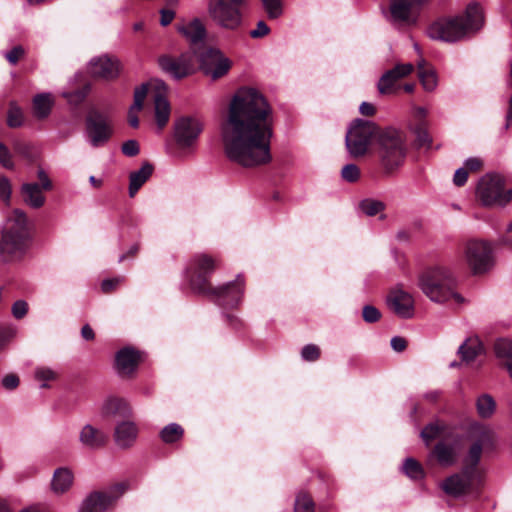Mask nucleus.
I'll return each mask as SVG.
<instances>
[{"mask_svg":"<svg viewBox=\"0 0 512 512\" xmlns=\"http://www.w3.org/2000/svg\"><path fill=\"white\" fill-rule=\"evenodd\" d=\"M274 111L257 89L242 87L232 97L220 124V136L227 158L243 167L271 161Z\"/></svg>","mask_w":512,"mask_h":512,"instance_id":"f257e3e1","label":"nucleus"},{"mask_svg":"<svg viewBox=\"0 0 512 512\" xmlns=\"http://www.w3.org/2000/svg\"><path fill=\"white\" fill-rule=\"evenodd\" d=\"M470 440L461 470L447 477L441 486L443 491L452 497L466 494L479 495L486 475L485 469L480 464L481 458L489 456L497 449L496 435L488 427L474 428L470 434Z\"/></svg>","mask_w":512,"mask_h":512,"instance_id":"f03ea898","label":"nucleus"},{"mask_svg":"<svg viewBox=\"0 0 512 512\" xmlns=\"http://www.w3.org/2000/svg\"><path fill=\"white\" fill-rule=\"evenodd\" d=\"M216 267L215 260L207 254L194 255L185 270V277L191 289L209 297L224 308L237 307L244 295V279L238 275L232 282L212 287L209 278Z\"/></svg>","mask_w":512,"mask_h":512,"instance_id":"7ed1b4c3","label":"nucleus"},{"mask_svg":"<svg viewBox=\"0 0 512 512\" xmlns=\"http://www.w3.org/2000/svg\"><path fill=\"white\" fill-rule=\"evenodd\" d=\"M483 25V8L471 2L461 14L441 17L432 22L426 33L432 40L456 43L476 34Z\"/></svg>","mask_w":512,"mask_h":512,"instance_id":"20e7f679","label":"nucleus"},{"mask_svg":"<svg viewBox=\"0 0 512 512\" xmlns=\"http://www.w3.org/2000/svg\"><path fill=\"white\" fill-rule=\"evenodd\" d=\"M421 291L433 302L445 303L454 299L462 303L463 298L455 291V278L445 266L437 265L423 271L418 279Z\"/></svg>","mask_w":512,"mask_h":512,"instance_id":"39448f33","label":"nucleus"},{"mask_svg":"<svg viewBox=\"0 0 512 512\" xmlns=\"http://www.w3.org/2000/svg\"><path fill=\"white\" fill-rule=\"evenodd\" d=\"M28 239L27 216L15 209L6 219L0 240V255L5 261L22 254Z\"/></svg>","mask_w":512,"mask_h":512,"instance_id":"423d86ee","label":"nucleus"},{"mask_svg":"<svg viewBox=\"0 0 512 512\" xmlns=\"http://www.w3.org/2000/svg\"><path fill=\"white\" fill-rule=\"evenodd\" d=\"M379 155L384 168L393 171L404 163L407 147L402 133L388 128L378 136Z\"/></svg>","mask_w":512,"mask_h":512,"instance_id":"0eeeda50","label":"nucleus"},{"mask_svg":"<svg viewBox=\"0 0 512 512\" xmlns=\"http://www.w3.org/2000/svg\"><path fill=\"white\" fill-rule=\"evenodd\" d=\"M204 123L198 116H181L174 122V140L181 156H188L196 151Z\"/></svg>","mask_w":512,"mask_h":512,"instance_id":"6e6552de","label":"nucleus"},{"mask_svg":"<svg viewBox=\"0 0 512 512\" xmlns=\"http://www.w3.org/2000/svg\"><path fill=\"white\" fill-rule=\"evenodd\" d=\"M477 198L484 206H505L512 199V190L506 189L498 174H486L478 182Z\"/></svg>","mask_w":512,"mask_h":512,"instance_id":"1a4fd4ad","label":"nucleus"},{"mask_svg":"<svg viewBox=\"0 0 512 512\" xmlns=\"http://www.w3.org/2000/svg\"><path fill=\"white\" fill-rule=\"evenodd\" d=\"M239 5L227 0H209L207 14L217 27L237 31L243 24V14Z\"/></svg>","mask_w":512,"mask_h":512,"instance_id":"9d476101","label":"nucleus"},{"mask_svg":"<svg viewBox=\"0 0 512 512\" xmlns=\"http://www.w3.org/2000/svg\"><path fill=\"white\" fill-rule=\"evenodd\" d=\"M377 134L376 125L368 120L356 119L346 134V147L353 157L363 156Z\"/></svg>","mask_w":512,"mask_h":512,"instance_id":"9b49d317","label":"nucleus"},{"mask_svg":"<svg viewBox=\"0 0 512 512\" xmlns=\"http://www.w3.org/2000/svg\"><path fill=\"white\" fill-rule=\"evenodd\" d=\"M464 257L473 273H484L494 265V250L490 242L479 239L467 241Z\"/></svg>","mask_w":512,"mask_h":512,"instance_id":"f8f14e48","label":"nucleus"},{"mask_svg":"<svg viewBox=\"0 0 512 512\" xmlns=\"http://www.w3.org/2000/svg\"><path fill=\"white\" fill-rule=\"evenodd\" d=\"M124 483H115L105 490L92 491L83 501L80 512H105L115 507L125 493Z\"/></svg>","mask_w":512,"mask_h":512,"instance_id":"ddd939ff","label":"nucleus"},{"mask_svg":"<svg viewBox=\"0 0 512 512\" xmlns=\"http://www.w3.org/2000/svg\"><path fill=\"white\" fill-rule=\"evenodd\" d=\"M85 124V137L93 148L104 146L113 134L110 119L97 110L88 113Z\"/></svg>","mask_w":512,"mask_h":512,"instance_id":"4468645a","label":"nucleus"},{"mask_svg":"<svg viewBox=\"0 0 512 512\" xmlns=\"http://www.w3.org/2000/svg\"><path fill=\"white\" fill-rule=\"evenodd\" d=\"M420 5L416 0H391L385 12L387 20L396 27H406L416 23Z\"/></svg>","mask_w":512,"mask_h":512,"instance_id":"2eb2a0df","label":"nucleus"},{"mask_svg":"<svg viewBox=\"0 0 512 512\" xmlns=\"http://www.w3.org/2000/svg\"><path fill=\"white\" fill-rule=\"evenodd\" d=\"M195 53L188 51L174 58L171 56H162L159 58L160 68L176 80H180L191 75L195 71Z\"/></svg>","mask_w":512,"mask_h":512,"instance_id":"dca6fc26","label":"nucleus"},{"mask_svg":"<svg viewBox=\"0 0 512 512\" xmlns=\"http://www.w3.org/2000/svg\"><path fill=\"white\" fill-rule=\"evenodd\" d=\"M231 61L216 48H209L200 57L201 70L212 79H218L228 73Z\"/></svg>","mask_w":512,"mask_h":512,"instance_id":"f3484780","label":"nucleus"},{"mask_svg":"<svg viewBox=\"0 0 512 512\" xmlns=\"http://www.w3.org/2000/svg\"><path fill=\"white\" fill-rule=\"evenodd\" d=\"M459 459V450L456 441L447 440L438 441L430 450L428 464H436L442 468L454 466Z\"/></svg>","mask_w":512,"mask_h":512,"instance_id":"a211bd4d","label":"nucleus"},{"mask_svg":"<svg viewBox=\"0 0 512 512\" xmlns=\"http://www.w3.org/2000/svg\"><path fill=\"white\" fill-rule=\"evenodd\" d=\"M88 71L95 78L112 80L119 76L121 63L116 57L102 55L89 61Z\"/></svg>","mask_w":512,"mask_h":512,"instance_id":"6ab92c4d","label":"nucleus"},{"mask_svg":"<svg viewBox=\"0 0 512 512\" xmlns=\"http://www.w3.org/2000/svg\"><path fill=\"white\" fill-rule=\"evenodd\" d=\"M387 303L389 308L402 318H409L413 315L414 299L401 286H396L390 291Z\"/></svg>","mask_w":512,"mask_h":512,"instance_id":"aec40b11","label":"nucleus"},{"mask_svg":"<svg viewBox=\"0 0 512 512\" xmlns=\"http://www.w3.org/2000/svg\"><path fill=\"white\" fill-rule=\"evenodd\" d=\"M413 71L414 65L410 63L397 64L394 68L386 71L377 84L379 93L383 95L394 93L398 81L410 75Z\"/></svg>","mask_w":512,"mask_h":512,"instance_id":"412c9836","label":"nucleus"},{"mask_svg":"<svg viewBox=\"0 0 512 512\" xmlns=\"http://www.w3.org/2000/svg\"><path fill=\"white\" fill-rule=\"evenodd\" d=\"M176 30L192 44L202 42L207 33L204 23L199 18L180 21L176 25Z\"/></svg>","mask_w":512,"mask_h":512,"instance_id":"4be33fe9","label":"nucleus"},{"mask_svg":"<svg viewBox=\"0 0 512 512\" xmlns=\"http://www.w3.org/2000/svg\"><path fill=\"white\" fill-rule=\"evenodd\" d=\"M452 434L453 430L451 426L445 421L437 419L425 425L421 430L420 436L425 445L430 447L433 441L447 440L452 436Z\"/></svg>","mask_w":512,"mask_h":512,"instance_id":"5701e85b","label":"nucleus"},{"mask_svg":"<svg viewBox=\"0 0 512 512\" xmlns=\"http://www.w3.org/2000/svg\"><path fill=\"white\" fill-rule=\"evenodd\" d=\"M102 416L106 419H128L131 415L129 403L121 397H108L101 409Z\"/></svg>","mask_w":512,"mask_h":512,"instance_id":"b1692460","label":"nucleus"},{"mask_svg":"<svg viewBox=\"0 0 512 512\" xmlns=\"http://www.w3.org/2000/svg\"><path fill=\"white\" fill-rule=\"evenodd\" d=\"M142 354H115L113 367L119 377L132 378L142 361Z\"/></svg>","mask_w":512,"mask_h":512,"instance_id":"393cba45","label":"nucleus"},{"mask_svg":"<svg viewBox=\"0 0 512 512\" xmlns=\"http://www.w3.org/2000/svg\"><path fill=\"white\" fill-rule=\"evenodd\" d=\"M138 428L128 419H122L114 429V441L122 449L130 448L136 441Z\"/></svg>","mask_w":512,"mask_h":512,"instance_id":"a878e982","label":"nucleus"},{"mask_svg":"<svg viewBox=\"0 0 512 512\" xmlns=\"http://www.w3.org/2000/svg\"><path fill=\"white\" fill-rule=\"evenodd\" d=\"M417 75L422 88L427 93H433L438 87V75L435 68L425 59H420L417 64Z\"/></svg>","mask_w":512,"mask_h":512,"instance_id":"bb28decb","label":"nucleus"},{"mask_svg":"<svg viewBox=\"0 0 512 512\" xmlns=\"http://www.w3.org/2000/svg\"><path fill=\"white\" fill-rule=\"evenodd\" d=\"M79 440L89 449H100L106 445L108 436L100 429L87 424L81 429Z\"/></svg>","mask_w":512,"mask_h":512,"instance_id":"cd10ccee","label":"nucleus"},{"mask_svg":"<svg viewBox=\"0 0 512 512\" xmlns=\"http://www.w3.org/2000/svg\"><path fill=\"white\" fill-rule=\"evenodd\" d=\"M44 189L37 183H24L21 186V195L24 203L31 208L39 209L46 201Z\"/></svg>","mask_w":512,"mask_h":512,"instance_id":"c85d7f7f","label":"nucleus"},{"mask_svg":"<svg viewBox=\"0 0 512 512\" xmlns=\"http://www.w3.org/2000/svg\"><path fill=\"white\" fill-rule=\"evenodd\" d=\"M153 166L144 163L137 171L131 172L129 176V196L134 197L142 185L151 177Z\"/></svg>","mask_w":512,"mask_h":512,"instance_id":"c756f323","label":"nucleus"},{"mask_svg":"<svg viewBox=\"0 0 512 512\" xmlns=\"http://www.w3.org/2000/svg\"><path fill=\"white\" fill-rule=\"evenodd\" d=\"M32 105L34 116L38 119H45L51 113L54 98L51 93H40L34 96Z\"/></svg>","mask_w":512,"mask_h":512,"instance_id":"7c9ffc66","label":"nucleus"},{"mask_svg":"<svg viewBox=\"0 0 512 512\" xmlns=\"http://www.w3.org/2000/svg\"><path fill=\"white\" fill-rule=\"evenodd\" d=\"M73 483V474L68 468H58L54 472L51 487L57 494L65 493Z\"/></svg>","mask_w":512,"mask_h":512,"instance_id":"2f4dec72","label":"nucleus"},{"mask_svg":"<svg viewBox=\"0 0 512 512\" xmlns=\"http://www.w3.org/2000/svg\"><path fill=\"white\" fill-rule=\"evenodd\" d=\"M154 106L155 120L158 128L161 130L169 121L171 113L170 104L164 95L158 93L154 98Z\"/></svg>","mask_w":512,"mask_h":512,"instance_id":"473e14b6","label":"nucleus"},{"mask_svg":"<svg viewBox=\"0 0 512 512\" xmlns=\"http://www.w3.org/2000/svg\"><path fill=\"white\" fill-rule=\"evenodd\" d=\"M476 408L478 415L483 419H487L494 414L496 409V402L491 395L483 394L478 397L476 401Z\"/></svg>","mask_w":512,"mask_h":512,"instance_id":"72a5a7b5","label":"nucleus"},{"mask_svg":"<svg viewBox=\"0 0 512 512\" xmlns=\"http://www.w3.org/2000/svg\"><path fill=\"white\" fill-rule=\"evenodd\" d=\"M183 435L184 429L176 423L168 424L160 431V438L166 444H173L179 441Z\"/></svg>","mask_w":512,"mask_h":512,"instance_id":"f704fd0d","label":"nucleus"},{"mask_svg":"<svg viewBox=\"0 0 512 512\" xmlns=\"http://www.w3.org/2000/svg\"><path fill=\"white\" fill-rule=\"evenodd\" d=\"M294 512H315V503L310 493L301 490L294 503Z\"/></svg>","mask_w":512,"mask_h":512,"instance_id":"c9c22d12","label":"nucleus"},{"mask_svg":"<svg viewBox=\"0 0 512 512\" xmlns=\"http://www.w3.org/2000/svg\"><path fill=\"white\" fill-rule=\"evenodd\" d=\"M404 473L413 480H420L425 477V471L420 462L414 458H407L403 464Z\"/></svg>","mask_w":512,"mask_h":512,"instance_id":"e433bc0d","label":"nucleus"},{"mask_svg":"<svg viewBox=\"0 0 512 512\" xmlns=\"http://www.w3.org/2000/svg\"><path fill=\"white\" fill-rule=\"evenodd\" d=\"M483 341L476 334L468 336L458 347L457 352H483Z\"/></svg>","mask_w":512,"mask_h":512,"instance_id":"4c0bfd02","label":"nucleus"},{"mask_svg":"<svg viewBox=\"0 0 512 512\" xmlns=\"http://www.w3.org/2000/svg\"><path fill=\"white\" fill-rule=\"evenodd\" d=\"M261 3L268 18L277 19L283 14L282 0H261Z\"/></svg>","mask_w":512,"mask_h":512,"instance_id":"58836bf2","label":"nucleus"},{"mask_svg":"<svg viewBox=\"0 0 512 512\" xmlns=\"http://www.w3.org/2000/svg\"><path fill=\"white\" fill-rule=\"evenodd\" d=\"M24 122V114L22 109L14 102L10 104L7 113V124L12 127H20Z\"/></svg>","mask_w":512,"mask_h":512,"instance_id":"ea45409f","label":"nucleus"},{"mask_svg":"<svg viewBox=\"0 0 512 512\" xmlns=\"http://www.w3.org/2000/svg\"><path fill=\"white\" fill-rule=\"evenodd\" d=\"M34 377L37 381L42 382V388H48L47 382L56 380L58 375L48 367H38L35 369Z\"/></svg>","mask_w":512,"mask_h":512,"instance_id":"a19ab883","label":"nucleus"},{"mask_svg":"<svg viewBox=\"0 0 512 512\" xmlns=\"http://www.w3.org/2000/svg\"><path fill=\"white\" fill-rule=\"evenodd\" d=\"M360 209L368 216H375L384 210V204L378 200L366 199L360 203Z\"/></svg>","mask_w":512,"mask_h":512,"instance_id":"79ce46f5","label":"nucleus"},{"mask_svg":"<svg viewBox=\"0 0 512 512\" xmlns=\"http://www.w3.org/2000/svg\"><path fill=\"white\" fill-rule=\"evenodd\" d=\"M416 144L420 148H430L432 139L427 132L426 124H417L414 129Z\"/></svg>","mask_w":512,"mask_h":512,"instance_id":"37998d69","label":"nucleus"},{"mask_svg":"<svg viewBox=\"0 0 512 512\" xmlns=\"http://www.w3.org/2000/svg\"><path fill=\"white\" fill-rule=\"evenodd\" d=\"M342 178L348 182H355L360 176V170L355 164H347L342 168Z\"/></svg>","mask_w":512,"mask_h":512,"instance_id":"c03bdc74","label":"nucleus"},{"mask_svg":"<svg viewBox=\"0 0 512 512\" xmlns=\"http://www.w3.org/2000/svg\"><path fill=\"white\" fill-rule=\"evenodd\" d=\"M88 87L83 90H76L74 92H63L62 96L73 105L80 104L86 97L88 93Z\"/></svg>","mask_w":512,"mask_h":512,"instance_id":"a18cd8bd","label":"nucleus"},{"mask_svg":"<svg viewBox=\"0 0 512 512\" xmlns=\"http://www.w3.org/2000/svg\"><path fill=\"white\" fill-rule=\"evenodd\" d=\"M362 317L367 323H375L381 318V313L376 307L365 305L362 310Z\"/></svg>","mask_w":512,"mask_h":512,"instance_id":"49530a36","label":"nucleus"},{"mask_svg":"<svg viewBox=\"0 0 512 512\" xmlns=\"http://www.w3.org/2000/svg\"><path fill=\"white\" fill-rule=\"evenodd\" d=\"M25 50L21 45L14 46L10 51L3 54L5 59L11 64L15 65L24 56Z\"/></svg>","mask_w":512,"mask_h":512,"instance_id":"de8ad7c7","label":"nucleus"},{"mask_svg":"<svg viewBox=\"0 0 512 512\" xmlns=\"http://www.w3.org/2000/svg\"><path fill=\"white\" fill-rule=\"evenodd\" d=\"M494 352H512V337H499L494 341Z\"/></svg>","mask_w":512,"mask_h":512,"instance_id":"09e8293b","label":"nucleus"},{"mask_svg":"<svg viewBox=\"0 0 512 512\" xmlns=\"http://www.w3.org/2000/svg\"><path fill=\"white\" fill-rule=\"evenodd\" d=\"M0 164L7 169H12L14 167L12 155L7 146L3 143H0Z\"/></svg>","mask_w":512,"mask_h":512,"instance_id":"8fccbe9b","label":"nucleus"},{"mask_svg":"<svg viewBox=\"0 0 512 512\" xmlns=\"http://www.w3.org/2000/svg\"><path fill=\"white\" fill-rule=\"evenodd\" d=\"M148 92V86L147 84H142L140 87H138L134 92V108L142 109L143 103L146 98Z\"/></svg>","mask_w":512,"mask_h":512,"instance_id":"3c124183","label":"nucleus"},{"mask_svg":"<svg viewBox=\"0 0 512 512\" xmlns=\"http://www.w3.org/2000/svg\"><path fill=\"white\" fill-rule=\"evenodd\" d=\"M11 184L7 177L0 176V197L6 203H9L11 198Z\"/></svg>","mask_w":512,"mask_h":512,"instance_id":"603ef678","label":"nucleus"},{"mask_svg":"<svg viewBox=\"0 0 512 512\" xmlns=\"http://www.w3.org/2000/svg\"><path fill=\"white\" fill-rule=\"evenodd\" d=\"M28 312V304L24 300H18L12 305V315L16 319H22Z\"/></svg>","mask_w":512,"mask_h":512,"instance_id":"864d4df0","label":"nucleus"},{"mask_svg":"<svg viewBox=\"0 0 512 512\" xmlns=\"http://www.w3.org/2000/svg\"><path fill=\"white\" fill-rule=\"evenodd\" d=\"M20 384V379L17 374L9 373L2 379V386L6 390H15Z\"/></svg>","mask_w":512,"mask_h":512,"instance_id":"5fc2aeb1","label":"nucleus"},{"mask_svg":"<svg viewBox=\"0 0 512 512\" xmlns=\"http://www.w3.org/2000/svg\"><path fill=\"white\" fill-rule=\"evenodd\" d=\"M121 150L124 155L133 157L139 153V144L136 140H128L123 143Z\"/></svg>","mask_w":512,"mask_h":512,"instance_id":"6e6d98bb","label":"nucleus"},{"mask_svg":"<svg viewBox=\"0 0 512 512\" xmlns=\"http://www.w3.org/2000/svg\"><path fill=\"white\" fill-rule=\"evenodd\" d=\"M124 281V277H115L112 279H105L101 283V290L104 293H109L116 289L122 282Z\"/></svg>","mask_w":512,"mask_h":512,"instance_id":"4d7b16f0","label":"nucleus"},{"mask_svg":"<svg viewBox=\"0 0 512 512\" xmlns=\"http://www.w3.org/2000/svg\"><path fill=\"white\" fill-rule=\"evenodd\" d=\"M497 364L506 369L512 378V354H496Z\"/></svg>","mask_w":512,"mask_h":512,"instance_id":"13d9d810","label":"nucleus"},{"mask_svg":"<svg viewBox=\"0 0 512 512\" xmlns=\"http://www.w3.org/2000/svg\"><path fill=\"white\" fill-rule=\"evenodd\" d=\"M270 32V28L264 21H259L256 25V28L250 31V37L257 39L262 38L268 35Z\"/></svg>","mask_w":512,"mask_h":512,"instance_id":"bf43d9fd","label":"nucleus"},{"mask_svg":"<svg viewBox=\"0 0 512 512\" xmlns=\"http://www.w3.org/2000/svg\"><path fill=\"white\" fill-rule=\"evenodd\" d=\"M390 345H391V348L395 352L404 351L405 349H407L409 347L408 341L404 337H401V336H394L390 341Z\"/></svg>","mask_w":512,"mask_h":512,"instance_id":"052dcab7","label":"nucleus"},{"mask_svg":"<svg viewBox=\"0 0 512 512\" xmlns=\"http://www.w3.org/2000/svg\"><path fill=\"white\" fill-rule=\"evenodd\" d=\"M483 161L477 157H470L465 160L463 168H466L467 172H475L482 168Z\"/></svg>","mask_w":512,"mask_h":512,"instance_id":"680f3d73","label":"nucleus"},{"mask_svg":"<svg viewBox=\"0 0 512 512\" xmlns=\"http://www.w3.org/2000/svg\"><path fill=\"white\" fill-rule=\"evenodd\" d=\"M467 178L468 172L466 168L461 167L455 171L453 182L456 186H463L466 183Z\"/></svg>","mask_w":512,"mask_h":512,"instance_id":"e2e57ef3","label":"nucleus"},{"mask_svg":"<svg viewBox=\"0 0 512 512\" xmlns=\"http://www.w3.org/2000/svg\"><path fill=\"white\" fill-rule=\"evenodd\" d=\"M427 114V109L422 106H414L412 108V116L418 122V124H425L424 120Z\"/></svg>","mask_w":512,"mask_h":512,"instance_id":"0e129e2a","label":"nucleus"},{"mask_svg":"<svg viewBox=\"0 0 512 512\" xmlns=\"http://www.w3.org/2000/svg\"><path fill=\"white\" fill-rule=\"evenodd\" d=\"M175 18V12L172 9H161L160 10V24L162 26L169 25Z\"/></svg>","mask_w":512,"mask_h":512,"instance_id":"69168bd1","label":"nucleus"},{"mask_svg":"<svg viewBox=\"0 0 512 512\" xmlns=\"http://www.w3.org/2000/svg\"><path fill=\"white\" fill-rule=\"evenodd\" d=\"M38 179L40 181V187L44 190L52 189V182L46 172L43 169H39L37 172Z\"/></svg>","mask_w":512,"mask_h":512,"instance_id":"338daca9","label":"nucleus"},{"mask_svg":"<svg viewBox=\"0 0 512 512\" xmlns=\"http://www.w3.org/2000/svg\"><path fill=\"white\" fill-rule=\"evenodd\" d=\"M142 109L134 108V105H131L128 111V122L131 127L137 128L139 126V119H138V113Z\"/></svg>","mask_w":512,"mask_h":512,"instance_id":"774afa93","label":"nucleus"}]
</instances>
